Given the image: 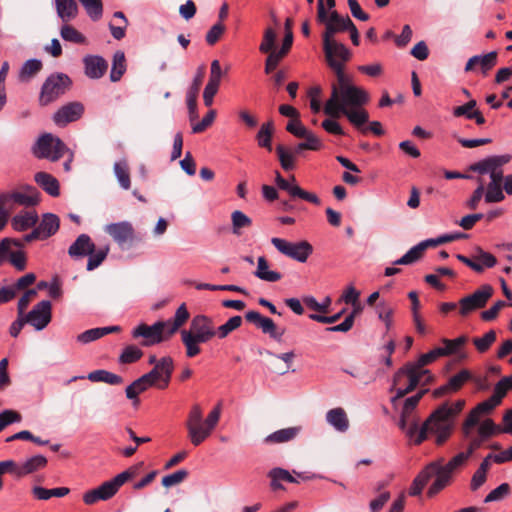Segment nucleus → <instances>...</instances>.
Here are the masks:
<instances>
[{
    "label": "nucleus",
    "mask_w": 512,
    "mask_h": 512,
    "mask_svg": "<svg viewBox=\"0 0 512 512\" xmlns=\"http://www.w3.org/2000/svg\"><path fill=\"white\" fill-rule=\"evenodd\" d=\"M440 357H443V352L436 347L422 354L416 362H408L399 368L393 375V387L400 385L404 377L409 378V384L405 388L397 389V394L391 399L392 404H395L398 399L412 392L419 384L427 385L432 382L434 379L433 375L424 367Z\"/></svg>",
    "instance_id": "f257e3e1"
},
{
    "label": "nucleus",
    "mask_w": 512,
    "mask_h": 512,
    "mask_svg": "<svg viewBox=\"0 0 512 512\" xmlns=\"http://www.w3.org/2000/svg\"><path fill=\"white\" fill-rule=\"evenodd\" d=\"M338 83L332 86L331 96L324 105V113L334 119L340 117L342 109L362 107L369 101L368 92L350 84L345 75Z\"/></svg>",
    "instance_id": "f03ea898"
},
{
    "label": "nucleus",
    "mask_w": 512,
    "mask_h": 512,
    "mask_svg": "<svg viewBox=\"0 0 512 512\" xmlns=\"http://www.w3.org/2000/svg\"><path fill=\"white\" fill-rule=\"evenodd\" d=\"M511 155H495L482 159L470 166V170L481 175L489 174L490 182L484 195L486 203H498L505 199L502 188L503 166L511 161Z\"/></svg>",
    "instance_id": "7ed1b4c3"
},
{
    "label": "nucleus",
    "mask_w": 512,
    "mask_h": 512,
    "mask_svg": "<svg viewBox=\"0 0 512 512\" xmlns=\"http://www.w3.org/2000/svg\"><path fill=\"white\" fill-rule=\"evenodd\" d=\"M453 475L452 471L448 470L447 464L444 463V458H438L427 464L414 478L409 495H420L431 478L435 477L427 492L429 497H433L452 483Z\"/></svg>",
    "instance_id": "20e7f679"
},
{
    "label": "nucleus",
    "mask_w": 512,
    "mask_h": 512,
    "mask_svg": "<svg viewBox=\"0 0 512 512\" xmlns=\"http://www.w3.org/2000/svg\"><path fill=\"white\" fill-rule=\"evenodd\" d=\"M221 415V406H215L205 420L199 404L192 405L185 423L187 436L194 446L201 445L216 428Z\"/></svg>",
    "instance_id": "39448f33"
},
{
    "label": "nucleus",
    "mask_w": 512,
    "mask_h": 512,
    "mask_svg": "<svg viewBox=\"0 0 512 512\" xmlns=\"http://www.w3.org/2000/svg\"><path fill=\"white\" fill-rule=\"evenodd\" d=\"M218 335L213 320L205 315H196L189 329L181 331V340L186 348V356L193 358L201 353L200 344L209 342Z\"/></svg>",
    "instance_id": "423d86ee"
},
{
    "label": "nucleus",
    "mask_w": 512,
    "mask_h": 512,
    "mask_svg": "<svg viewBox=\"0 0 512 512\" xmlns=\"http://www.w3.org/2000/svg\"><path fill=\"white\" fill-rule=\"evenodd\" d=\"M32 153L38 159H48L51 162H56L67 155L63 169L65 172L71 170L73 153L60 138L50 133L43 134L37 139L32 147Z\"/></svg>",
    "instance_id": "0eeeda50"
},
{
    "label": "nucleus",
    "mask_w": 512,
    "mask_h": 512,
    "mask_svg": "<svg viewBox=\"0 0 512 512\" xmlns=\"http://www.w3.org/2000/svg\"><path fill=\"white\" fill-rule=\"evenodd\" d=\"M135 471L127 469L111 480L103 482L95 489L89 490L83 494V502L86 505H93L98 501H107L114 497L119 491L120 487L128 480L133 478Z\"/></svg>",
    "instance_id": "6e6552de"
},
{
    "label": "nucleus",
    "mask_w": 512,
    "mask_h": 512,
    "mask_svg": "<svg viewBox=\"0 0 512 512\" xmlns=\"http://www.w3.org/2000/svg\"><path fill=\"white\" fill-rule=\"evenodd\" d=\"M446 407H438L424 421L427 434L435 436V444L442 446L452 435L454 421L448 416Z\"/></svg>",
    "instance_id": "1a4fd4ad"
},
{
    "label": "nucleus",
    "mask_w": 512,
    "mask_h": 512,
    "mask_svg": "<svg viewBox=\"0 0 512 512\" xmlns=\"http://www.w3.org/2000/svg\"><path fill=\"white\" fill-rule=\"evenodd\" d=\"M348 19H350L349 16H341L336 10L327 13L323 0H318L316 20L325 26L322 34L323 41L336 40L335 35L337 33L346 31L348 26L346 21Z\"/></svg>",
    "instance_id": "9d476101"
},
{
    "label": "nucleus",
    "mask_w": 512,
    "mask_h": 512,
    "mask_svg": "<svg viewBox=\"0 0 512 512\" xmlns=\"http://www.w3.org/2000/svg\"><path fill=\"white\" fill-rule=\"evenodd\" d=\"M323 51L328 66L334 70L338 80L344 75V64L350 59L349 49L337 40L323 41Z\"/></svg>",
    "instance_id": "9b49d317"
},
{
    "label": "nucleus",
    "mask_w": 512,
    "mask_h": 512,
    "mask_svg": "<svg viewBox=\"0 0 512 512\" xmlns=\"http://www.w3.org/2000/svg\"><path fill=\"white\" fill-rule=\"evenodd\" d=\"M71 86L70 78L62 73L52 74L42 85L39 103L46 106L63 95Z\"/></svg>",
    "instance_id": "f8f14e48"
},
{
    "label": "nucleus",
    "mask_w": 512,
    "mask_h": 512,
    "mask_svg": "<svg viewBox=\"0 0 512 512\" xmlns=\"http://www.w3.org/2000/svg\"><path fill=\"white\" fill-rule=\"evenodd\" d=\"M271 243L281 254L300 263H305L313 253V246L306 240L294 243L274 237L271 239Z\"/></svg>",
    "instance_id": "ddd939ff"
},
{
    "label": "nucleus",
    "mask_w": 512,
    "mask_h": 512,
    "mask_svg": "<svg viewBox=\"0 0 512 512\" xmlns=\"http://www.w3.org/2000/svg\"><path fill=\"white\" fill-rule=\"evenodd\" d=\"M131 334L134 339L142 338L141 345L145 347L159 344L171 337L167 336L164 321H157L150 326L141 323L132 330Z\"/></svg>",
    "instance_id": "4468645a"
},
{
    "label": "nucleus",
    "mask_w": 512,
    "mask_h": 512,
    "mask_svg": "<svg viewBox=\"0 0 512 512\" xmlns=\"http://www.w3.org/2000/svg\"><path fill=\"white\" fill-rule=\"evenodd\" d=\"M47 465V459L43 455H35L28 458L21 465L16 464L13 460L1 461L0 466L4 473H11L16 477H23L43 469Z\"/></svg>",
    "instance_id": "2eb2a0df"
},
{
    "label": "nucleus",
    "mask_w": 512,
    "mask_h": 512,
    "mask_svg": "<svg viewBox=\"0 0 512 512\" xmlns=\"http://www.w3.org/2000/svg\"><path fill=\"white\" fill-rule=\"evenodd\" d=\"M174 372V360L171 356H164L159 359V363L153 366L152 370L145 375L160 390L168 388Z\"/></svg>",
    "instance_id": "dca6fc26"
},
{
    "label": "nucleus",
    "mask_w": 512,
    "mask_h": 512,
    "mask_svg": "<svg viewBox=\"0 0 512 512\" xmlns=\"http://www.w3.org/2000/svg\"><path fill=\"white\" fill-rule=\"evenodd\" d=\"M492 295L493 287L489 284L482 285L471 295L460 299V314L466 316L477 309L485 307Z\"/></svg>",
    "instance_id": "f3484780"
},
{
    "label": "nucleus",
    "mask_w": 512,
    "mask_h": 512,
    "mask_svg": "<svg viewBox=\"0 0 512 512\" xmlns=\"http://www.w3.org/2000/svg\"><path fill=\"white\" fill-rule=\"evenodd\" d=\"M275 182L279 189L286 191L292 199H302L315 205H320L319 197L312 192L305 191L297 183L294 176L291 177V181L286 180L277 171Z\"/></svg>",
    "instance_id": "a211bd4d"
},
{
    "label": "nucleus",
    "mask_w": 512,
    "mask_h": 512,
    "mask_svg": "<svg viewBox=\"0 0 512 512\" xmlns=\"http://www.w3.org/2000/svg\"><path fill=\"white\" fill-rule=\"evenodd\" d=\"M52 319V304L49 300L37 303L25 316V321L40 331L47 327Z\"/></svg>",
    "instance_id": "6ab92c4d"
},
{
    "label": "nucleus",
    "mask_w": 512,
    "mask_h": 512,
    "mask_svg": "<svg viewBox=\"0 0 512 512\" xmlns=\"http://www.w3.org/2000/svg\"><path fill=\"white\" fill-rule=\"evenodd\" d=\"M59 225L58 216L52 213L44 214L40 224L30 234H27L24 239L27 242L36 239L45 240L58 231Z\"/></svg>",
    "instance_id": "aec40b11"
},
{
    "label": "nucleus",
    "mask_w": 512,
    "mask_h": 512,
    "mask_svg": "<svg viewBox=\"0 0 512 512\" xmlns=\"http://www.w3.org/2000/svg\"><path fill=\"white\" fill-rule=\"evenodd\" d=\"M84 113V106L80 102H70L61 106L53 115V121L57 126L64 127L67 124L79 120Z\"/></svg>",
    "instance_id": "412c9836"
},
{
    "label": "nucleus",
    "mask_w": 512,
    "mask_h": 512,
    "mask_svg": "<svg viewBox=\"0 0 512 512\" xmlns=\"http://www.w3.org/2000/svg\"><path fill=\"white\" fill-rule=\"evenodd\" d=\"M245 319L254 324L264 334H268L270 337L280 341L284 335L285 330H278L274 321L268 317L262 316L257 311H248L245 314Z\"/></svg>",
    "instance_id": "4be33fe9"
},
{
    "label": "nucleus",
    "mask_w": 512,
    "mask_h": 512,
    "mask_svg": "<svg viewBox=\"0 0 512 512\" xmlns=\"http://www.w3.org/2000/svg\"><path fill=\"white\" fill-rule=\"evenodd\" d=\"M500 403L495 400L493 396L487 400L477 404L468 414L467 418L463 423V433L467 438L470 434V429L478 424L481 415L491 412Z\"/></svg>",
    "instance_id": "5701e85b"
},
{
    "label": "nucleus",
    "mask_w": 512,
    "mask_h": 512,
    "mask_svg": "<svg viewBox=\"0 0 512 512\" xmlns=\"http://www.w3.org/2000/svg\"><path fill=\"white\" fill-rule=\"evenodd\" d=\"M485 440L487 439L483 438L481 435L471 439L466 451L459 452L446 463L448 470H451L454 474L463 468L473 453L482 446Z\"/></svg>",
    "instance_id": "b1692460"
},
{
    "label": "nucleus",
    "mask_w": 512,
    "mask_h": 512,
    "mask_svg": "<svg viewBox=\"0 0 512 512\" xmlns=\"http://www.w3.org/2000/svg\"><path fill=\"white\" fill-rule=\"evenodd\" d=\"M0 197H7V205L13 207V203L21 206L31 207L39 203V192L33 187H27L25 191L1 194Z\"/></svg>",
    "instance_id": "393cba45"
},
{
    "label": "nucleus",
    "mask_w": 512,
    "mask_h": 512,
    "mask_svg": "<svg viewBox=\"0 0 512 512\" xmlns=\"http://www.w3.org/2000/svg\"><path fill=\"white\" fill-rule=\"evenodd\" d=\"M105 231L120 245L132 242L135 238L134 228L127 221L109 224Z\"/></svg>",
    "instance_id": "a878e982"
},
{
    "label": "nucleus",
    "mask_w": 512,
    "mask_h": 512,
    "mask_svg": "<svg viewBox=\"0 0 512 512\" xmlns=\"http://www.w3.org/2000/svg\"><path fill=\"white\" fill-rule=\"evenodd\" d=\"M84 73L90 79H100L108 69V62L99 55H86L83 58Z\"/></svg>",
    "instance_id": "bb28decb"
},
{
    "label": "nucleus",
    "mask_w": 512,
    "mask_h": 512,
    "mask_svg": "<svg viewBox=\"0 0 512 512\" xmlns=\"http://www.w3.org/2000/svg\"><path fill=\"white\" fill-rule=\"evenodd\" d=\"M440 241V237L436 239H428L425 241L420 242L416 246L412 247L406 254H404L401 258L394 261V265H409L417 262L420 260L423 256L424 251L429 246H437L439 244H442Z\"/></svg>",
    "instance_id": "cd10ccee"
},
{
    "label": "nucleus",
    "mask_w": 512,
    "mask_h": 512,
    "mask_svg": "<svg viewBox=\"0 0 512 512\" xmlns=\"http://www.w3.org/2000/svg\"><path fill=\"white\" fill-rule=\"evenodd\" d=\"M497 52L492 51L485 55H475L471 57L466 65L465 71H473L476 67H479L483 76H487L489 71L497 64Z\"/></svg>",
    "instance_id": "c85d7f7f"
},
{
    "label": "nucleus",
    "mask_w": 512,
    "mask_h": 512,
    "mask_svg": "<svg viewBox=\"0 0 512 512\" xmlns=\"http://www.w3.org/2000/svg\"><path fill=\"white\" fill-rule=\"evenodd\" d=\"M151 387H155V384L145 374H143L126 387V397L132 400L134 407H138L140 404V400L138 398L139 394L147 391Z\"/></svg>",
    "instance_id": "c756f323"
},
{
    "label": "nucleus",
    "mask_w": 512,
    "mask_h": 512,
    "mask_svg": "<svg viewBox=\"0 0 512 512\" xmlns=\"http://www.w3.org/2000/svg\"><path fill=\"white\" fill-rule=\"evenodd\" d=\"M202 80H203V72H199L193 79V82L187 91L186 102H187V107H188V112H189V119L191 122H194L198 117L197 97H198V93H199V90H200V87L202 84Z\"/></svg>",
    "instance_id": "7c9ffc66"
},
{
    "label": "nucleus",
    "mask_w": 512,
    "mask_h": 512,
    "mask_svg": "<svg viewBox=\"0 0 512 512\" xmlns=\"http://www.w3.org/2000/svg\"><path fill=\"white\" fill-rule=\"evenodd\" d=\"M414 445H420L427 439L425 424L419 426L417 417H412L406 422L405 429H402Z\"/></svg>",
    "instance_id": "2f4dec72"
},
{
    "label": "nucleus",
    "mask_w": 512,
    "mask_h": 512,
    "mask_svg": "<svg viewBox=\"0 0 512 512\" xmlns=\"http://www.w3.org/2000/svg\"><path fill=\"white\" fill-rule=\"evenodd\" d=\"M95 244L92 242L90 236L81 234L77 237L75 242L69 247L68 254L72 258H81L93 252Z\"/></svg>",
    "instance_id": "473e14b6"
},
{
    "label": "nucleus",
    "mask_w": 512,
    "mask_h": 512,
    "mask_svg": "<svg viewBox=\"0 0 512 512\" xmlns=\"http://www.w3.org/2000/svg\"><path fill=\"white\" fill-rule=\"evenodd\" d=\"M426 392H427V389L419 391L417 394H415L411 397H408L404 401V405H403L400 420H399V428L400 429H405L406 422L408 420H410V418L416 417V415H414V410Z\"/></svg>",
    "instance_id": "72a5a7b5"
},
{
    "label": "nucleus",
    "mask_w": 512,
    "mask_h": 512,
    "mask_svg": "<svg viewBox=\"0 0 512 512\" xmlns=\"http://www.w3.org/2000/svg\"><path fill=\"white\" fill-rule=\"evenodd\" d=\"M58 17L68 23L78 15V5L75 0H54Z\"/></svg>",
    "instance_id": "f704fd0d"
},
{
    "label": "nucleus",
    "mask_w": 512,
    "mask_h": 512,
    "mask_svg": "<svg viewBox=\"0 0 512 512\" xmlns=\"http://www.w3.org/2000/svg\"><path fill=\"white\" fill-rule=\"evenodd\" d=\"M341 115L346 116L348 121L360 131L369 120L368 112L362 107L342 109Z\"/></svg>",
    "instance_id": "c9c22d12"
},
{
    "label": "nucleus",
    "mask_w": 512,
    "mask_h": 512,
    "mask_svg": "<svg viewBox=\"0 0 512 512\" xmlns=\"http://www.w3.org/2000/svg\"><path fill=\"white\" fill-rule=\"evenodd\" d=\"M254 275L260 280L267 282H277L282 278V275L273 270H269V264L264 256H260L257 260V268Z\"/></svg>",
    "instance_id": "e433bc0d"
},
{
    "label": "nucleus",
    "mask_w": 512,
    "mask_h": 512,
    "mask_svg": "<svg viewBox=\"0 0 512 512\" xmlns=\"http://www.w3.org/2000/svg\"><path fill=\"white\" fill-rule=\"evenodd\" d=\"M326 419L336 430L345 432L349 427V420L343 408H334L327 412Z\"/></svg>",
    "instance_id": "4c0bfd02"
},
{
    "label": "nucleus",
    "mask_w": 512,
    "mask_h": 512,
    "mask_svg": "<svg viewBox=\"0 0 512 512\" xmlns=\"http://www.w3.org/2000/svg\"><path fill=\"white\" fill-rule=\"evenodd\" d=\"M34 179L49 195L56 197L60 194L59 182L52 175L46 172H38L35 174Z\"/></svg>",
    "instance_id": "58836bf2"
},
{
    "label": "nucleus",
    "mask_w": 512,
    "mask_h": 512,
    "mask_svg": "<svg viewBox=\"0 0 512 512\" xmlns=\"http://www.w3.org/2000/svg\"><path fill=\"white\" fill-rule=\"evenodd\" d=\"M189 312L185 304L178 307L172 320L164 321L167 328V336H172L189 319Z\"/></svg>",
    "instance_id": "ea45409f"
},
{
    "label": "nucleus",
    "mask_w": 512,
    "mask_h": 512,
    "mask_svg": "<svg viewBox=\"0 0 512 512\" xmlns=\"http://www.w3.org/2000/svg\"><path fill=\"white\" fill-rule=\"evenodd\" d=\"M120 331L119 326H109L102 328H93L86 330L85 332L79 334L77 336V341L82 344H87L89 342L95 341L109 333Z\"/></svg>",
    "instance_id": "a19ab883"
},
{
    "label": "nucleus",
    "mask_w": 512,
    "mask_h": 512,
    "mask_svg": "<svg viewBox=\"0 0 512 512\" xmlns=\"http://www.w3.org/2000/svg\"><path fill=\"white\" fill-rule=\"evenodd\" d=\"M37 221L38 215L35 211H25L13 217L12 226L17 231H25L33 227Z\"/></svg>",
    "instance_id": "79ce46f5"
},
{
    "label": "nucleus",
    "mask_w": 512,
    "mask_h": 512,
    "mask_svg": "<svg viewBox=\"0 0 512 512\" xmlns=\"http://www.w3.org/2000/svg\"><path fill=\"white\" fill-rule=\"evenodd\" d=\"M88 379L92 382H104L110 385H120L123 378L107 370H95L88 374Z\"/></svg>",
    "instance_id": "37998d69"
},
{
    "label": "nucleus",
    "mask_w": 512,
    "mask_h": 512,
    "mask_svg": "<svg viewBox=\"0 0 512 512\" xmlns=\"http://www.w3.org/2000/svg\"><path fill=\"white\" fill-rule=\"evenodd\" d=\"M70 489L67 487H57L53 489H47L41 486H35L32 489L34 497L38 500H48L51 497H64L68 495Z\"/></svg>",
    "instance_id": "c03bdc74"
},
{
    "label": "nucleus",
    "mask_w": 512,
    "mask_h": 512,
    "mask_svg": "<svg viewBox=\"0 0 512 512\" xmlns=\"http://www.w3.org/2000/svg\"><path fill=\"white\" fill-rule=\"evenodd\" d=\"M126 71V59L123 51H116L113 56L112 68L110 72V80L117 82L121 79Z\"/></svg>",
    "instance_id": "a18cd8bd"
},
{
    "label": "nucleus",
    "mask_w": 512,
    "mask_h": 512,
    "mask_svg": "<svg viewBox=\"0 0 512 512\" xmlns=\"http://www.w3.org/2000/svg\"><path fill=\"white\" fill-rule=\"evenodd\" d=\"M299 427H289L275 431L265 439L268 443H284L293 440L299 433Z\"/></svg>",
    "instance_id": "49530a36"
},
{
    "label": "nucleus",
    "mask_w": 512,
    "mask_h": 512,
    "mask_svg": "<svg viewBox=\"0 0 512 512\" xmlns=\"http://www.w3.org/2000/svg\"><path fill=\"white\" fill-rule=\"evenodd\" d=\"M468 338L464 335L457 337L455 339H446L443 338L441 342L443 343V347H438L440 351L443 352V357L453 355L459 351L461 347H463Z\"/></svg>",
    "instance_id": "de8ad7c7"
},
{
    "label": "nucleus",
    "mask_w": 512,
    "mask_h": 512,
    "mask_svg": "<svg viewBox=\"0 0 512 512\" xmlns=\"http://www.w3.org/2000/svg\"><path fill=\"white\" fill-rule=\"evenodd\" d=\"M362 311V306L357 300L356 306H353V311L345 318V320L335 326L327 327V332H348L354 324V319L357 314H359Z\"/></svg>",
    "instance_id": "09e8293b"
},
{
    "label": "nucleus",
    "mask_w": 512,
    "mask_h": 512,
    "mask_svg": "<svg viewBox=\"0 0 512 512\" xmlns=\"http://www.w3.org/2000/svg\"><path fill=\"white\" fill-rule=\"evenodd\" d=\"M276 153L284 170L289 171L295 168L296 154L293 150L286 149L283 145H278Z\"/></svg>",
    "instance_id": "8fccbe9b"
},
{
    "label": "nucleus",
    "mask_w": 512,
    "mask_h": 512,
    "mask_svg": "<svg viewBox=\"0 0 512 512\" xmlns=\"http://www.w3.org/2000/svg\"><path fill=\"white\" fill-rule=\"evenodd\" d=\"M474 265L479 269H473L477 273H482L485 268H492L496 265V258L491 253L479 249L478 254L473 257Z\"/></svg>",
    "instance_id": "3c124183"
},
{
    "label": "nucleus",
    "mask_w": 512,
    "mask_h": 512,
    "mask_svg": "<svg viewBox=\"0 0 512 512\" xmlns=\"http://www.w3.org/2000/svg\"><path fill=\"white\" fill-rule=\"evenodd\" d=\"M114 172L120 186L125 190L130 189L131 181L127 162L125 160L116 162L114 164Z\"/></svg>",
    "instance_id": "603ef678"
},
{
    "label": "nucleus",
    "mask_w": 512,
    "mask_h": 512,
    "mask_svg": "<svg viewBox=\"0 0 512 512\" xmlns=\"http://www.w3.org/2000/svg\"><path fill=\"white\" fill-rule=\"evenodd\" d=\"M42 68V62L37 59H30L26 61L19 72V79L23 82L30 80Z\"/></svg>",
    "instance_id": "864d4df0"
},
{
    "label": "nucleus",
    "mask_w": 512,
    "mask_h": 512,
    "mask_svg": "<svg viewBox=\"0 0 512 512\" xmlns=\"http://www.w3.org/2000/svg\"><path fill=\"white\" fill-rule=\"evenodd\" d=\"M232 232L235 235H241V229L252 225V220L242 211L235 210L231 214Z\"/></svg>",
    "instance_id": "5fc2aeb1"
},
{
    "label": "nucleus",
    "mask_w": 512,
    "mask_h": 512,
    "mask_svg": "<svg viewBox=\"0 0 512 512\" xmlns=\"http://www.w3.org/2000/svg\"><path fill=\"white\" fill-rule=\"evenodd\" d=\"M61 37L68 42L76 43V44H86V37L75 29L73 26L65 24L61 27L60 30Z\"/></svg>",
    "instance_id": "6e6d98bb"
},
{
    "label": "nucleus",
    "mask_w": 512,
    "mask_h": 512,
    "mask_svg": "<svg viewBox=\"0 0 512 512\" xmlns=\"http://www.w3.org/2000/svg\"><path fill=\"white\" fill-rule=\"evenodd\" d=\"M143 356V351L135 345L126 346L119 356V363L131 364L140 360Z\"/></svg>",
    "instance_id": "4d7b16f0"
},
{
    "label": "nucleus",
    "mask_w": 512,
    "mask_h": 512,
    "mask_svg": "<svg viewBox=\"0 0 512 512\" xmlns=\"http://www.w3.org/2000/svg\"><path fill=\"white\" fill-rule=\"evenodd\" d=\"M273 134V123L267 122L262 124L260 130L257 133V141L260 147L267 148L271 151V138Z\"/></svg>",
    "instance_id": "13d9d810"
},
{
    "label": "nucleus",
    "mask_w": 512,
    "mask_h": 512,
    "mask_svg": "<svg viewBox=\"0 0 512 512\" xmlns=\"http://www.w3.org/2000/svg\"><path fill=\"white\" fill-rule=\"evenodd\" d=\"M496 341V332L489 330L482 337L473 338V344L480 353H485L490 349L492 344Z\"/></svg>",
    "instance_id": "bf43d9fd"
},
{
    "label": "nucleus",
    "mask_w": 512,
    "mask_h": 512,
    "mask_svg": "<svg viewBox=\"0 0 512 512\" xmlns=\"http://www.w3.org/2000/svg\"><path fill=\"white\" fill-rule=\"evenodd\" d=\"M85 8L89 17L96 21L99 20L103 13V5L101 0H79Z\"/></svg>",
    "instance_id": "052dcab7"
},
{
    "label": "nucleus",
    "mask_w": 512,
    "mask_h": 512,
    "mask_svg": "<svg viewBox=\"0 0 512 512\" xmlns=\"http://www.w3.org/2000/svg\"><path fill=\"white\" fill-rule=\"evenodd\" d=\"M512 389V375L503 377L499 380L495 387L492 396L501 403L502 399L505 397L508 391Z\"/></svg>",
    "instance_id": "680f3d73"
},
{
    "label": "nucleus",
    "mask_w": 512,
    "mask_h": 512,
    "mask_svg": "<svg viewBox=\"0 0 512 512\" xmlns=\"http://www.w3.org/2000/svg\"><path fill=\"white\" fill-rule=\"evenodd\" d=\"M109 251V247H103L98 250H93V252L89 253L88 262H87V270L91 271L97 268L107 257Z\"/></svg>",
    "instance_id": "e2e57ef3"
},
{
    "label": "nucleus",
    "mask_w": 512,
    "mask_h": 512,
    "mask_svg": "<svg viewBox=\"0 0 512 512\" xmlns=\"http://www.w3.org/2000/svg\"><path fill=\"white\" fill-rule=\"evenodd\" d=\"M470 379L471 373L468 370L463 369L448 380V387L452 392H457Z\"/></svg>",
    "instance_id": "0e129e2a"
},
{
    "label": "nucleus",
    "mask_w": 512,
    "mask_h": 512,
    "mask_svg": "<svg viewBox=\"0 0 512 512\" xmlns=\"http://www.w3.org/2000/svg\"><path fill=\"white\" fill-rule=\"evenodd\" d=\"M242 324L241 316H233L231 317L225 324L219 326L217 328L218 337L220 339L226 338L232 331L239 328Z\"/></svg>",
    "instance_id": "69168bd1"
},
{
    "label": "nucleus",
    "mask_w": 512,
    "mask_h": 512,
    "mask_svg": "<svg viewBox=\"0 0 512 512\" xmlns=\"http://www.w3.org/2000/svg\"><path fill=\"white\" fill-rule=\"evenodd\" d=\"M377 313L380 320L385 324L387 330H390L393 324L394 309L384 302H381L377 306Z\"/></svg>",
    "instance_id": "338daca9"
},
{
    "label": "nucleus",
    "mask_w": 512,
    "mask_h": 512,
    "mask_svg": "<svg viewBox=\"0 0 512 512\" xmlns=\"http://www.w3.org/2000/svg\"><path fill=\"white\" fill-rule=\"evenodd\" d=\"M225 25L221 22H217L214 24L209 31L207 32L205 36V40L208 45L213 46L215 45L223 36L225 32Z\"/></svg>",
    "instance_id": "774afa93"
}]
</instances>
